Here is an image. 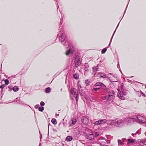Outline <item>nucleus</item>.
<instances>
[{"instance_id":"obj_1","label":"nucleus","mask_w":146,"mask_h":146,"mask_svg":"<svg viewBox=\"0 0 146 146\" xmlns=\"http://www.w3.org/2000/svg\"><path fill=\"white\" fill-rule=\"evenodd\" d=\"M58 37L59 41L65 47H67V50L66 52V54L67 56H70L74 51L73 47L71 43H69L68 41L66 38V35L63 33L62 31H59L58 34Z\"/></svg>"},{"instance_id":"obj_2","label":"nucleus","mask_w":146,"mask_h":146,"mask_svg":"<svg viewBox=\"0 0 146 146\" xmlns=\"http://www.w3.org/2000/svg\"><path fill=\"white\" fill-rule=\"evenodd\" d=\"M135 122L140 123H145L146 119L143 116L141 115L135 116Z\"/></svg>"},{"instance_id":"obj_3","label":"nucleus","mask_w":146,"mask_h":146,"mask_svg":"<svg viewBox=\"0 0 146 146\" xmlns=\"http://www.w3.org/2000/svg\"><path fill=\"white\" fill-rule=\"evenodd\" d=\"M75 64V66L76 68L78 67L81 64L80 58L79 56H75L74 59Z\"/></svg>"},{"instance_id":"obj_4","label":"nucleus","mask_w":146,"mask_h":146,"mask_svg":"<svg viewBox=\"0 0 146 146\" xmlns=\"http://www.w3.org/2000/svg\"><path fill=\"white\" fill-rule=\"evenodd\" d=\"M124 121L127 123L135 122V116L125 118L124 119Z\"/></svg>"},{"instance_id":"obj_5","label":"nucleus","mask_w":146,"mask_h":146,"mask_svg":"<svg viewBox=\"0 0 146 146\" xmlns=\"http://www.w3.org/2000/svg\"><path fill=\"white\" fill-rule=\"evenodd\" d=\"M78 95V92L77 90L74 88H71L70 91V96H74L75 97L76 95Z\"/></svg>"},{"instance_id":"obj_6","label":"nucleus","mask_w":146,"mask_h":146,"mask_svg":"<svg viewBox=\"0 0 146 146\" xmlns=\"http://www.w3.org/2000/svg\"><path fill=\"white\" fill-rule=\"evenodd\" d=\"M82 122L85 125L88 124L89 121V119L88 118L85 116H83L82 117L81 119Z\"/></svg>"},{"instance_id":"obj_7","label":"nucleus","mask_w":146,"mask_h":146,"mask_svg":"<svg viewBox=\"0 0 146 146\" xmlns=\"http://www.w3.org/2000/svg\"><path fill=\"white\" fill-rule=\"evenodd\" d=\"M116 126L121 127L123 125V122L122 119H116Z\"/></svg>"},{"instance_id":"obj_8","label":"nucleus","mask_w":146,"mask_h":146,"mask_svg":"<svg viewBox=\"0 0 146 146\" xmlns=\"http://www.w3.org/2000/svg\"><path fill=\"white\" fill-rule=\"evenodd\" d=\"M77 119L75 118H72L68 122V124L70 126L74 125L77 122Z\"/></svg>"},{"instance_id":"obj_9","label":"nucleus","mask_w":146,"mask_h":146,"mask_svg":"<svg viewBox=\"0 0 146 146\" xmlns=\"http://www.w3.org/2000/svg\"><path fill=\"white\" fill-rule=\"evenodd\" d=\"M110 141L109 140H107L106 139H99L98 141V143H100L101 145H102V143L103 144H108L110 143Z\"/></svg>"},{"instance_id":"obj_10","label":"nucleus","mask_w":146,"mask_h":146,"mask_svg":"<svg viewBox=\"0 0 146 146\" xmlns=\"http://www.w3.org/2000/svg\"><path fill=\"white\" fill-rule=\"evenodd\" d=\"M111 94H109V95L108 96L107 101L108 102H112L114 99V92L113 91H111Z\"/></svg>"},{"instance_id":"obj_11","label":"nucleus","mask_w":146,"mask_h":146,"mask_svg":"<svg viewBox=\"0 0 146 146\" xmlns=\"http://www.w3.org/2000/svg\"><path fill=\"white\" fill-rule=\"evenodd\" d=\"M86 135L87 138L89 140H92L94 138V135L93 134L92 132H91L90 133H86Z\"/></svg>"},{"instance_id":"obj_12","label":"nucleus","mask_w":146,"mask_h":146,"mask_svg":"<svg viewBox=\"0 0 146 146\" xmlns=\"http://www.w3.org/2000/svg\"><path fill=\"white\" fill-rule=\"evenodd\" d=\"M123 94L124 95H126V94L125 93L124 94L123 93V94H122L120 91L119 92L118 91V92L117 93V96L120 99L122 100H123L125 99V97L123 96Z\"/></svg>"},{"instance_id":"obj_13","label":"nucleus","mask_w":146,"mask_h":146,"mask_svg":"<svg viewBox=\"0 0 146 146\" xmlns=\"http://www.w3.org/2000/svg\"><path fill=\"white\" fill-rule=\"evenodd\" d=\"M116 121V119L108 120L107 123L110 125H115Z\"/></svg>"},{"instance_id":"obj_14","label":"nucleus","mask_w":146,"mask_h":146,"mask_svg":"<svg viewBox=\"0 0 146 146\" xmlns=\"http://www.w3.org/2000/svg\"><path fill=\"white\" fill-rule=\"evenodd\" d=\"M138 142L146 145V138L144 139L138 140Z\"/></svg>"},{"instance_id":"obj_15","label":"nucleus","mask_w":146,"mask_h":146,"mask_svg":"<svg viewBox=\"0 0 146 146\" xmlns=\"http://www.w3.org/2000/svg\"><path fill=\"white\" fill-rule=\"evenodd\" d=\"M99 68L98 66L96 67H94L93 68V72H94L95 74H96V71H99Z\"/></svg>"},{"instance_id":"obj_16","label":"nucleus","mask_w":146,"mask_h":146,"mask_svg":"<svg viewBox=\"0 0 146 146\" xmlns=\"http://www.w3.org/2000/svg\"><path fill=\"white\" fill-rule=\"evenodd\" d=\"M84 70L85 71H88V68H89V66H88V64L87 63H85L84 65Z\"/></svg>"},{"instance_id":"obj_17","label":"nucleus","mask_w":146,"mask_h":146,"mask_svg":"<svg viewBox=\"0 0 146 146\" xmlns=\"http://www.w3.org/2000/svg\"><path fill=\"white\" fill-rule=\"evenodd\" d=\"M106 76V75L105 74H102L99 73L98 74V76H96L95 77H97L98 76H100L101 77L104 78Z\"/></svg>"},{"instance_id":"obj_18","label":"nucleus","mask_w":146,"mask_h":146,"mask_svg":"<svg viewBox=\"0 0 146 146\" xmlns=\"http://www.w3.org/2000/svg\"><path fill=\"white\" fill-rule=\"evenodd\" d=\"M72 139V137L71 136H68L66 138V140L68 141H71Z\"/></svg>"},{"instance_id":"obj_19","label":"nucleus","mask_w":146,"mask_h":146,"mask_svg":"<svg viewBox=\"0 0 146 146\" xmlns=\"http://www.w3.org/2000/svg\"><path fill=\"white\" fill-rule=\"evenodd\" d=\"M100 124H104L105 123H107V120L106 119H101L100 120Z\"/></svg>"},{"instance_id":"obj_20","label":"nucleus","mask_w":146,"mask_h":146,"mask_svg":"<svg viewBox=\"0 0 146 146\" xmlns=\"http://www.w3.org/2000/svg\"><path fill=\"white\" fill-rule=\"evenodd\" d=\"M137 94L139 97H140L141 96H145V94H144L141 91H140V92H137Z\"/></svg>"},{"instance_id":"obj_21","label":"nucleus","mask_w":146,"mask_h":146,"mask_svg":"<svg viewBox=\"0 0 146 146\" xmlns=\"http://www.w3.org/2000/svg\"><path fill=\"white\" fill-rule=\"evenodd\" d=\"M104 90L106 93L108 92L109 94H111V93H112L111 91H110V89L108 88H106V89H105V90Z\"/></svg>"},{"instance_id":"obj_22","label":"nucleus","mask_w":146,"mask_h":146,"mask_svg":"<svg viewBox=\"0 0 146 146\" xmlns=\"http://www.w3.org/2000/svg\"><path fill=\"white\" fill-rule=\"evenodd\" d=\"M117 141L119 145H124V143L122 142L120 140L118 139Z\"/></svg>"},{"instance_id":"obj_23","label":"nucleus","mask_w":146,"mask_h":146,"mask_svg":"<svg viewBox=\"0 0 146 146\" xmlns=\"http://www.w3.org/2000/svg\"><path fill=\"white\" fill-rule=\"evenodd\" d=\"M11 89H12L13 91L14 92H17L19 88L17 86H14L12 88H11Z\"/></svg>"},{"instance_id":"obj_24","label":"nucleus","mask_w":146,"mask_h":146,"mask_svg":"<svg viewBox=\"0 0 146 146\" xmlns=\"http://www.w3.org/2000/svg\"><path fill=\"white\" fill-rule=\"evenodd\" d=\"M135 141V139H128L127 140V142L128 143H133Z\"/></svg>"},{"instance_id":"obj_25","label":"nucleus","mask_w":146,"mask_h":146,"mask_svg":"<svg viewBox=\"0 0 146 146\" xmlns=\"http://www.w3.org/2000/svg\"><path fill=\"white\" fill-rule=\"evenodd\" d=\"M51 90V88L50 87L47 88L45 89V92L47 93H49Z\"/></svg>"},{"instance_id":"obj_26","label":"nucleus","mask_w":146,"mask_h":146,"mask_svg":"<svg viewBox=\"0 0 146 146\" xmlns=\"http://www.w3.org/2000/svg\"><path fill=\"white\" fill-rule=\"evenodd\" d=\"M51 122L54 124H56L57 123V121L56 119L53 118L51 120Z\"/></svg>"},{"instance_id":"obj_27","label":"nucleus","mask_w":146,"mask_h":146,"mask_svg":"<svg viewBox=\"0 0 146 146\" xmlns=\"http://www.w3.org/2000/svg\"><path fill=\"white\" fill-rule=\"evenodd\" d=\"M103 83L100 82H97L95 85L96 86H101L102 87Z\"/></svg>"},{"instance_id":"obj_28","label":"nucleus","mask_w":146,"mask_h":146,"mask_svg":"<svg viewBox=\"0 0 146 146\" xmlns=\"http://www.w3.org/2000/svg\"><path fill=\"white\" fill-rule=\"evenodd\" d=\"M73 77L74 79L77 80L78 79L79 76L77 74H75L73 75Z\"/></svg>"},{"instance_id":"obj_29","label":"nucleus","mask_w":146,"mask_h":146,"mask_svg":"<svg viewBox=\"0 0 146 146\" xmlns=\"http://www.w3.org/2000/svg\"><path fill=\"white\" fill-rule=\"evenodd\" d=\"M101 98L102 100H104L107 101L108 96H103L101 97Z\"/></svg>"},{"instance_id":"obj_30","label":"nucleus","mask_w":146,"mask_h":146,"mask_svg":"<svg viewBox=\"0 0 146 146\" xmlns=\"http://www.w3.org/2000/svg\"><path fill=\"white\" fill-rule=\"evenodd\" d=\"M115 31H114V33H113V35H112V37H111V40H110V43H109V44L108 45V47H107V48H108L109 46H110V44H111V40H112V38H113V35H114V34L115 33Z\"/></svg>"},{"instance_id":"obj_31","label":"nucleus","mask_w":146,"mask_h":146,"mask_svg":"<svg viewBox=\"0 0 146 146\" xmlns=\"http://www.w3.org/2000/svg\"><path fill=\"white\" fill-rule=\"evenodd\" d=\"M85 83L86 84V86H88L89 84L90 81L88 80H86L85 81Z\"/></svg>"},{"instance_id":"obj_32","label":"nucleus","mask_w":146,"mask_h":146,"mask_svg":"<svg viewBox=\"0 0 146 146\" xmlns=\"http://www.w3.org/2000/svg\"><path fill=\"white\" fill-rule=\"evenodd\" d=\"M44 108L42 107H39L38 108V110L39 111L42 112L44 110Z\"/></svg>"},{"instance_id":"obj_33","label":"nucleus","mask_w":146,"mask_h":146,"mask_svg":"<svg viewBox=\"0 0 146 146\" xmlns=\"http://www.w3.org/2000/svg\"><path fill=\"white\" fill-rule=\"evenodd\" d=\"M100 88H94L92 89L93 91L97 92L100 89Z\"/></svg>"},{"instance_id":"obj_34","label":"nucleus","mask_w":146,"mask_h":146,"mask_svg":"<svg viewBox=\"0 0 146 146\" xmlns=\"http://www.w3.org/2000/svg\"><path fill=\"white\" fill-rule=\"evenodd\" d=\"M107 50V48H106L104 49H103L102 51V54H104L105 53Z\"/></svg>"},{"instance_id":"obj_35","label":"nucleus","mask_w":146,"mask_h":146,"mask_svg":"<svg viewBox=\"0 0 146 146\" xmlns=\"http://www.w3.org/2000/svg\"><path fill=\"white\" fill-rule=\"evenodd\" d=\"M94 124L95 125H100V121L98 120V121H96L95 122V123H94Z\"/></svg>"},{"instance_id":"obj_36","label":"nucleus","mask_w":146,"mask_h":146,"mask_svg":"<svg viewBox=\"0 0 146 146\" xmlns=\"http://www.w3.org/2000/svg\"><path fill=\"white\" fill-rule=\"evenodd\" d=\"M109 80L111 82H117V79L116 80H114L113 79H109Z\"/></svg>"},{"instance_id":"obj_37","label":"nucleus","mask_w":146,"mask_h":146,"mask_svg":"<svg viewBox=\"0 0 146 146\" xmlns=\"http://www.w3.org/2000/svg\"><path fill=\"white\" fill-rule=\"evenodd\" d=\"M102 88L104 90L105 89H106V88H107L103 84L102 85Z\"/></svg>"},{"instance_id":"obj_38","label":"nucleus","mask_w":146,"mask_h":146,"mask_svg":"<svg viewBox=\"0 0 146 146\" xmlns=\"http://www.w3.org/2000/svg\"><path fill=\"white\" fill-rule=\"evenodd\" d=\"M5 84L7 85H8L9 84V81L7 79H6L5 80Z\"/></svg>"},{"instance_id":"obj_39","label":"nucleus","mask_w":146,"mask_h":146,"mask_svg":"<svg viewBox=\"0 0 146 146\" xmlns=\"http://www.w3.org/2000/svg\"><path fill=\"white\" fill-rule=\"evenodd\" d=\"M99 133L98 132H96L95 133L94 136H95L96 137L98 136L99 135Z\"/></svg>"},{"instance_id":"obj_40","label":"nucleus","mask_w":146,"mask_h":146,"mask_svg":"<svg viewBox=\"0 0 146 146\" xmlns=\"http://www.w3.org/2000/svg\"><path fill=\"white\" fill-rule=\"evenodd\" d=\"M44 103L42 101H41L40 103V105L42 106H43L44 105Z\"/></svg>"},{"instance_id":"obj_41","label":"nucleus","mask_w":146,"mask_h":146,"mask_svg":"<svg viewBox=\"0 0 146 146\" xmlns=\"http://www.w3.org/2000/svg\"><path fill=\"white\" fill-rule=\"evenodd\" d=\"M5 86V84L1 85L0 86V88H1V89H3Z\"/></svg>"},{"instance_id":"obj_42","label":"nucleus","mask_w":146,"mask_h":146,"mask_svg":"<svg viewBox=\"0 0 146 146\" xmlns=\"http://www.w3.org/2000/svg\"><path fill=\"white\" fill-rule=\"evenodd\" d=\"M39 107V104H37L35 106V108L36 109L38 108Z\"/></svg>"},{"instance_id":"obj_43","label":"nucleus","mask_w":146,"mask_h":146,"mask_svg":"<svg viewBox=\"0 0 146 146\" xmlns=\"http://www.w3.org/2000/svg\"><path fill=\"white\" fill-rule=\"evenodd\" d=\"M141 132V131L140 129H139L136 132V133L135 134L140 133Z\"/></svg>"},{"instance_id":"obj_44","label":"nucleus","mask_w":146,"mask_h":146,"mask_svg":"<svg viewBox=\"0 0 146 146\" xmlns=\"http://www.w3.org/2000/svg\"><path fill=\"white\" fill-rule=\"evenodd\" d=\"M78 95H77L75 96V97L76 99V101H77L78 99Z\"/></svg>"},{"instance_id":"obj_45","label":"nucleus","mask_w":146,"mask_h":146,"mask_svg":"<svg viewBox=\"0 0 146 146\" xmlns=\"http://www.w3.org/2000/svg\"><path fill=\"white\" fill-rule=\"evenodd\" d=\"M78 88H79V91H80V88H82L81 87V85H79V84H78Z\"/></svg>"},{"instance_id":"obj_46","label":"nucleus","mask_w":146,"mask_h":146,"mask_svg":"<svg viewBox=\"0 0 146 146\" xmlns=\"http://www.w3.org/2000/svg\"><path fill=\"white\" fill-rule=\"evenodd\" d=\"M106 144H103V143H102V145L101 146H108V145H107Z\"/></svg>"},{"instance_id":"obj_47","label":"nucleus","mask_w":146,"mask_h":146,"mask_svg":"<svg viewBox=\"0 0 146 146\" xmlns=\"http://www.w3.org/2000/svg\"><path fill=\"white\" fill-rule=\"evenodd\" d=\"M125 140H126V138H124L122 139V141H124Z\"/></svg>"},{"instance_id":"obj_48","label":"nucleus","mask_w":146,"mask_h":146,"mask_svg":"<svg viewBox=\"0 0 146 146\" xmlns=\"http://www.w3.org/2000/svg\"><path fill=\"white\" fill-rule=\"evenodd\" d=\"M137 146H144L140 144V145H138Z\"/></svg>"},{"instance_id":"obj_49","label":"nucleus","mask_w":146,"mask_h":146,"mask_svg":"<svg viewBox=\"0 0 146 146\" xmlns=\"http://www.w3.org/2000/svg\"><path fill=\"white\" fill-rule=\"evenodd\" d=\"M119 23H120V22H119V23H118V25H117V27L116 28V29H115V31H116V29L118 27V25H119Z\"/></svg>"},{"instance_id":"obj_50","label":"nucleus","mask_w":146,"mask_h":146,"mask_svg":"<svg viewBox=\"0 0 146 146\" xmlns=\"http://www.w3.org/2000/svg\"><path fill=\"white\" fill-rule=\"evenodd\" d=\"M19 98H17L16 99V100H19Z\"/></svg>"},{"instance_id":"obj_51","label":"nucleus","mask_w":146,"mask_h":146,"mask_svg":"<svg viewBox=\"0 0 146 146\" xmlns=\"http://www.w3.org/2000/svg\"><path fill=\"white\" fill-rule=\"evenodd\" d=\"M59 115V114H56V116H58Z\"/></svg>"},{"instance_id":"obj_52","label":"nucleus","mask_w":146,"mask_h":146,"mask_svg":"<svg viewBox=\"0 0 146 146\" xmlns=\"http://www.w3.org/2000/svg\"><path fill=\"white\" fill-rule=\"evenodd\" d=\"M42 138V135H40V139H41V138Z\"/></svg>"},{"instance_id":"obj_53","label":"nucleus","mask_w":146,"mask_h":146,"mask_svg":"<svg viewBox=\"0 0 146 146\" xmlns=\"http://www.w3.org/2000/svg\"><path fill=\"white\" fill-rule=\"evenodd\" d=\"M131 135H132V136H133L134 135V134L133 133H132L131 134Z\"/></svg>"},{"instance_id":"obj_54","label":"nucleus","mask_w":146,"mask_h":146,"mask_svg":"<svg viewBox=\"0 0 146 146\" xmlns=\"http://www.w3.org/2000/svg\"><path fill=\"white\" fill-rule=\"evenodd\" d=\"M118 66H119V65H118V64L117 65V67L118 68Z\"/></svg>"},{"instance_id":"obj_55","label":"nucleus","mask_w":146,"mask_h":146,"mask_svg":"<svg viewBox=\"0 0 146 146\" xmlns=\"http://www.w3.org/2000/svg\"><path fill=\"white\" fill-rule=\"evenodd\" d=\"M39 146H41V145H40V144H39Z\"/></svg>"},{"instance_id":"obj_56","label":"nucleus","mask_w":146,"mask_h":146,"mask_svg":"<svg viewBox=\"0 0 146 146\" xmlns=\"http://www.w3.org/2000/svg\"><path fill=\"white\" fill-rule=\"evenodd\" d=\"M126 9H125V12H124V13H125V11H126Z\"/></svg>"},{"instance_id":"obj_57","label":"nucleus","mask_w":146,"mask_h":146,"mask_svg":"<svg viewBox=\"0 0 146 146\" xmlns=\"http://www.w3.org/2000/svg\"><path fill=\"white\" fill-rule=\"evenodd\" d=\"M113 76V77H114V78H115V76Z\"/></svg>"},{"instance_id":"obj_58","label":"nucleus","mask_w":146,"mask_h":146,"mask_svg":"<svg viewBox=\"0 0 146 146\" xmlns=\"http://www.w3.org/2000/svg\"><path fill=\"white\" fill-rule=\"evenodd\" d=\"M48 129H49V125H48Z\"/></svg>"},{"instance_id":"obj_59","label":"nucleus","mask_w":146,"mask_h":146,"mask_svg":"<svg viewBox=\"0 0 146 146\" xmlns=\"http://www.w3.org/2000/svg\"><path fill=\"white\" fill-rule=\"evenodd\" d=\"M9 89H10V87H9Z\"/></svg>"},{"instance_id":"obj_60","label":"nucleus","mask_w":146,"mask_h":146,"mask_svg":"<svg viewBox=\"0 0 146 146\" xmlns=\"http://www.w3.org/2000/svg\"><path fill=\"white\" fill-rule=\"evenodd\" d=\"M60 27H59V30H60Z\"/></svg>"}]
</instances>
